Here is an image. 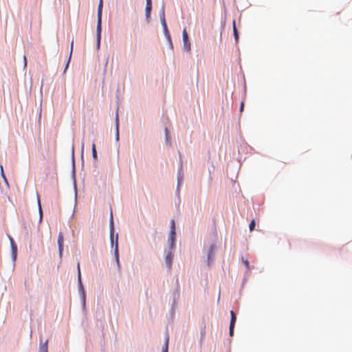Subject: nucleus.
Instances as JSON below:
<instances>
[{
  "label": "nucleus",
  "mask_w": 352,
  "mask_h": 352,
  "mask_svg": "<svg viewBox=\"0 0 352 352\" xmlns=\"http://www.w3.org/2000/svg\"><path fill=\"white\" fill-rule=\"evenodd\" d=\"M110 239L112 246L115 245L114 248V256L116 258V261L118 268L120 267V263L119 260V250H118V234L116 235V238L114 239V228H113V216L111 214V220H110Z\"/></svg>",
  "instance_id": "obj_1"
},
{
  "label": "nucleus",
  "mask_w": 352,
  "mask_h": 352,
  "mask_svg": "<svg viewBox=\"0 0 352 352\" xmlns=\"http://www.w3.org/2000/svg\"><path fill=\"white\" fill-rule=\"evenodd\" d=\"M102 0H100L98 7V19H97V47H100L101 32H102Z\"/></svg>",
  "instance_id": "obj_2"
},
{
  "label": "nucleus",
  "mask_w": 352,
  "mask_h": 352,
  "mask_svg": "<svg viewBox=\"0 0 352 352\" xmlns=\"http://www.w3.org/2000/svg\"><path fill=\"white\" fill-rule=\"evenodd\" d=\"M182 38H183L184 49V50H186L187 52L190 51V49H191V47H190V40L188 38V33H187V31H186V28H184L183 30Z\"/></svg>",
  "instance_id": "obj_3"
},
{
  "label": "nucleus",
  "mask_w": 352,
  "mask_h": 352,
  "mask_svg": "<svg viewBox=\"0 0 352 352\" xmlns=\"http://www.w3.org/2000/svg\"><path fill=\"white\" fill-rule=\"evenodd\" d=\"M231 320L230 324V335L232 336L234 334V328L236 320V316L233 311H230Z\"/></svg>",
  "instance_id": "obj_4"
},
{
  "label": "nucleus",
  "mask_w": 352,
  "mask_h": 352,
  "mask_svg": "<svg viewBox=\"0 0 352 352\" xmlns=\"http://www.w3.org/2000/svg\"><path fill=\"white\" fill-rule=\"evenodd\" d=\"M63 243H64V236L62 232L58 234V251L60 256H62L63 251Z\"/></svg>",
  "instance_id": "obj_5"
},
{
  "label": "nucleus",
  "mask_w": 352,
  "mask_h": 352,
  "mask_svg": "<svg viewBox=\"0 0 352 352\" xmlns=\"http://www.w3.org/2000/svg\"><path fill=\"white\" fill-rule=\"evenodd\" d=\"M78 282L79 289L82 292L83 295L85 296V292H84V289H83V286H82V279H81V274H80V264L79 263H78Z\"/></svg>",
  "instance_id": "obj_6"
},
{
  "label": "nucleus",
  "mask_w": 352,
  "mask_h": 352,
  "mask_svg": "<svg viewBox=\"0 0 352 352\" xmlns=\"http://www.w3.org/2000/svg\"><path fill=\"white\" fill-rule=\"evenodd\" d=\"M151 0H146V16L148 17L150 16V13L151 11Z\"/></svg>",
  "instance_id": "obj_7"
},
{
  "label": "nucleus",
  "mask_w": 352,
  "mask_h": 352,
  "mask_svg": "<svg viewBox=\"0 0 352 352\" xmlns=\"http://www.w3.org/2000/svg\"><path fill=\"white\" fill-rule=\"evenodd\" d=\"M232 26H233V33H234V38H235L236 42H237L239 40V34H238V31H237V29L236 27V21L235 20H233V21H232Z\"/></svg>",
  "instance_id": "obj_8"
},
{
  "label": "nucleus",
  "mask_w": 352,
  "mask_h": 352,
  "mask_svg": "<svg viewBox=\"0 0 352 352\" xmlns=\"http://www.w3.org/2000/svg\"><path fill=\"white\" fill-rule=\"evenodd\" d=\"M47 343L48 340H46L43 344H41L39 352H47Z\"/></svg>",
  "instance_id": "obj_9"
},
{
  "label": "nucleus",
  "mask_w": 352,
  "mask_h": 352,
  "mask_svg": "<svg viewBox=\"0 0 352 352\" xmlns=\"http://www.w3.org/2000/svg\"><path fill=\"white\" fill-rule=\"evenodd\" d=\"M91 150H92L93 158H94V161H97L98 156H97V152H96V144L94 143L92 144Z\"/></svg>",
  "instance_id": "obj_10"
},
{
  "label": "nucleus",
  "mask_w": 352,
  "mask_h": 352,
  "mask_svg": "<svg viewBox=\"0 0 352 352\" xmlns=\"http://www.w3.org/2000/svg\"><path fill=\"white\" fill-rule=\"evenodd\" d=\"M73 45H74V41H72V43H71V50H70V52H69V58L67 59V64H66V66H65V72L67 70V67L69 66V62H70V59H71V56H72V51H73Z\"/></svg>",
  "instance_id": "obj_11"
},
{
  "label": "nucleus",
  "mask_w": 352,
  "mask_h": 352,
  "mask_svg": "<svg viewBox=\"0 0 352 352\" xmlns=\"http://www.w3.org/2000/svg\"><path fill=\"white\" fill-rule=\"evenodd\" d=\"M172 258H173V256H172V254L171 253H168L166 256V263L168 264V267H170V265H171V262H172Z\"/></svg>",
  "instance_id": "obj_12"
},
{
  "label": "nucleus",
  "mask_w": 352,
  "mask_h": 352,
  "mask_svg": "<svg viewBox=\"0 0 352 352\" xmlns=\"http://www.w3.org/2000/svg\"><path fill=\"white\" fill-rule=\"evenodd\" d=\"M168 337L167 336L166 338L164 346L162 348V352H168Z\"/></svg>",
  "instance_id": "obj_13"
},
{
  "label": "nucleus",
  "mask_w": 352,
  "mask_h": 352,
  "mask_svg": "<svg viewBox=\"0 0 352 352\" xmlns=\"http://www.w3.org/2000/svg\"><path fill=\"white\" fill-rule=\"evenodd\" d=\"M10 241H11V245H12L13 253L14 254V258H15L16 257V245L14 244V241H13L12 239H10Z\"/></svg>",
  "instance_id": "obj_14"
},
{
  "label": "nucleus",
  "mask_w": 352,
  "mask_h": 352,
  "mask_svg": "<svg viewBox=\"0 0 352 352\" xmlns=\"http://www.w3.org/2000/svg\"><path fill=\"white\" fill-rule=\"evenodd\" d=\"M160 19H161V22H162V26L164 28V25H166V20H165V16H164V12H162V16H161Z\"/></svg>",
  "instance_id": "obj_15"
},
{
  "label": "nucleus",
  "mask_w": 352,
  "mask_h": 352,
  "mask_svg": "<svg viewBox=\"0 0 352 352\" xmlns=\"http://www.w3.org/2000/svg\"><path fill=\"white\" fill-rule=\"evenodd\" d=\"M116 140H119V132H118V118H116Z\"/></svg>",
  "instance_id": "obj_16"
},
{
  "label": "nucleus",
  "mask_w": 352,
  "mask_h": 352,
  "mask_svg": "<svg viewBox=\"0 0 352 352\" xmlns=\"http://www.w3.org/2000/svg\"><path fill=\"white\" fill-rule=\"evenodd\" d=\"M255 221L254 220H252L250 223V226H249V228H250V231H253L254 229V227H255Z\"/></svg>",
  "instance_id": "obj_17"
},
{
  "label": "nucleus",
  "mask_w": 352,
  "mask_h": 352,
  "mask_svg": "<svg viewBox=\"0 0 352 352\" xmlns=\"http://www.w3.org/2000/svg\"><path fill=\"white\" fill-rule=\"evenodd\" d=\"M214 248V246L213 245H212L210 248L208 254V259H210L211 255L213 254Z\"/></svg>",
  "instance_id": "obj_18"
},
{
  "label": "nucleus",
  "mask_w": 352,
  "mask_h": 352,
  "mask_svg": "<svg viewBox=\"0 0 352 352\" xmlns=\"http://www.w3.org/2000/svg\"><path fill=\"white\" fill-rule=\"evenodd\" d=\"M163 28H164V32L165 34L168 36V38L170 40V34H169V32L168 30L167 25H164V27Z\"/></svg>",
  "instance_id": "obj_19"
},
{
  "label": "nucleus",
  "mask_w": 352,
  "mask_h": 352,
  "mask_svg": "<svg viewBox=\"0 0 352 352\" xmlns=\"http://www.w3.org/2000/svg\"><path fill=\"white\" fill-rule=\"evenodd\" d=\"M243 263L245 265L247 270H248L250 269V263L248 260L243 259Z\"/></svg>",
  "instance_id": "obj_20"
},
{
  "label": "nucleus",
  "mask_w": 352,
  "mask_h": 352,
  "mask_svg": "<svg viewBox=\"0 0 352 352\" xmlns=\"http://www.w3.org/2000/svg\"><path fill=\"white\" fill-rule=\"evenodd\" d=\"M38 204L39 213H40V216L41 218L42 217V209H41V202H40L39 199H38Z\"/></svg>",
  "instance_id": "obj_21"
},
{
  "label": "nucleus",
  "mask_w": 352,
  "mask_h": 352,
  "mask_svg": "<svg viewBox=\"0 0 352 352\" xmlns=\"http://www.w3.org/2000/svg\"><path fill=\"white\" fill-rule=\"evenodd\" d=\"M170 236L172 240H173L175 236V230H170Z\"/></svg>",
  "instance_id": "obj_22"
},
{
  "label": "nucleus",
  "mask_w": 352,
  "mask_h": 352,
  "mask_svg": "<svg viewBox=\"0 0 352 352\" xmlns=\"http://www.w3.org/2000/svg\"><path fill=\"white\" fill-rule=\"evenodd\" d=\"M170 230H175V221L173 219L171 221V228H170Z\"/></svg>",
  "instance_id": "obj_23"
},
{
  "label": "nucleus",
  "mask_w": 352,
  "mask_h": 352,
  "mask_svg": "<svg viewBox=\"0 0 352 352\" xmlns=\"http://www.w3.org/2000/svg\"><path fill=\"white\" fill-rule=\"evenodd\" d=\"M23 60H24V67H26L27 66V58L25 56H23Z\"/></svg>",
  "instance_id": "obj_24"
},
{
  "label": "nucleus",
  "mask_w": 352,
  "mask_h": 352,
  "mask_svg": "<svg viewBox=\"0 0 352 352\" xmlns=\"http://www.w3.org/2000/svg\"><path fill=\"white\" fill-rule=\"evenodd\" d=\"M165 132H166V141L168 142V131L167 129H165Z\"/></svg>",
  "instance_id": "obj_25"
},
{
  "label": "nucleus",
  "mask_w": 352,
  "mask_h": 352,
  "mask_svg": "<svg viewBox=\"0 0 352 352\" xmlns=\"http://www.w3.org/2000/svg\"><path fill=\"white\" fill-rule=\"evenodd\" d=\"M243 108H244V103L242 102L241 104V108H240L241 111H242L243 110Z\"/></svg>",
  "instance_id": "obj_26"
}]
</instances>
